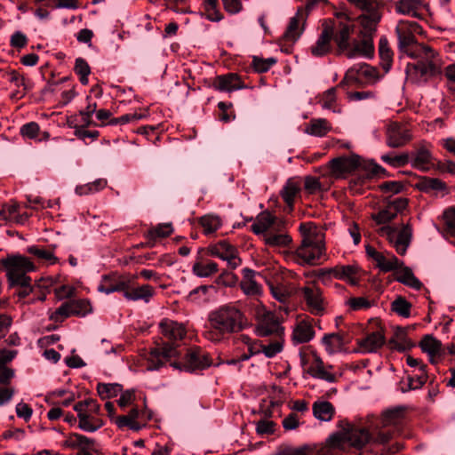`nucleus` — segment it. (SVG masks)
I'll use <instances>...</instances> for the list:
<instances>
[{"label": "nucleus", "instance_id": "nucleus-1", "mask_svg": "<svg viewBox=\"0 0 455 455\" xmlns=\"http://www.w3.org/2000/svg\"><path fill=\"white\" fill-rule=\"evenodd\" d=\"M399 47L414 59L416 63H408L406 73L415 82L426 81L440 72L441 60L435 52L425 44H417L414 35L419 33L420 26L416 21L400 20L396 26Z\"/></svg>", "mask_w": 455, "mask_h": 455}, {"label": "nucleus", "instance_id": "nucleus-2", "mask_svg": "<svg viewBox=\"0 0 455 455\" xmlns=\"http://www.w3.org/2000/svg\"><path fill=\"white\" fill-rule=\"evenodd\" d=\"M348 1L362 10L363 13L352 20L361 39L353 44V49L347 52V58L352 59L356 56L371 58L374 53L373 37L381 19L382 4L378 0Z\"/></svg>", "mask_w": 455, "mask_h": 455}, {"label": "nucleus", "instance_id": "nucleus-3", "mask_svg": "<svg viewBox=\"0 0 455 455\" xmlns=\"http://www.w3.org/2000/svg\"><path fill=\"white\" fill-rule=\"evenodd\" d=\"M301 235L299 246L291 259L300 266H314L322 259H326L325 233L314 222H302L299 227Z\"/></svg>", "mask_w": 455, "mask_h": 455}, {"label": "nucleus", "instance_id": "nucleus-4", "mask_svg": "<svg viewBox=\"0 0 455 455\" xmlns=\"http://www.w3.org/2000/svg\"><path fill=\"white\" fill-rule=\"evenodd\" d=\"M159 328L164 339V346L150 351L147 357L148 371L158 370L166 362L177 356L179 342L184 339L187 333L184 324L171 319L161 321Z\"/></svg>", "mask_w": 455, "mask_h": 455}, {"label": "nucleus", "instance_id": "nucleus-5", "mask_svg": "<svg viewBox=\"0 0 455 455\" xmlns=\"http://www.w3.org/2000/svg\"><path fill=\"white\" fill-rule=\"evenodd\" d=\"M209 324L204 336L216 342L227 334L240 331L244 326V316L235 306L224 305L209 315Z\"/></svg>", "mask_w": 455, "mask_h": 455}, {"label": "nucleus", "instance_id": "nucleus-6", "mask_svg": "<svg viewBox=\"0 0 455 455\" xmlns=\"http://www.w3.org/2000/svg\"><path fill=\"white\" fill-rule=\"evenodd\" d=\"M372 439L366 428L349 425L342 431L332 434L328 438L329 445L332 448L345 450L349 446L356 449L363 448Z\"/></svg>", "mask_w": 455, "mask_h": 455}, {"label": "nucleus", "instance_id": "nucleus-7", "mask_svg": "<svg viewBox=\"0 0 455 455\" xmlns=\"http://www.w3.org/2000/svg\"><path fill=\"white\" fill-rule=\"evenodd\" d=\"M7 271V277L12 285L28 287L31 279L27 273L34 271V263L27 257L12 255L1 260Z\"/></svg>", "mask_w": 455, "mask_h": 455}, {"label": "nucleus", "instance_id": "nucleus-8", "mask_svg": "<svg viewBox=\"0 0 455 455\" xmlns=\"http://www.w3.org/2000/svg\"><path fill=\"white\" fill-rule=\"evenodd\" d=\"M378 234L386 238L399 255H404L411 244L412 228L409 224L401 228L385 225L378 229Z\"/></svg>", "mask_w": 455, "mask_h": 455}, {"label": "nucleus", "instance_id": "nucleus-9", "mask_svg": "<svg viewBox=\"0 0 455 455\" xmlns=\"http://www.w3.org/2000/svg\"><path fill=\"white\" fill-rule=\"evenodd\" d=\"M337 19L338 20L331 25L325 24L324 26L331 27L333 29L332 38L339 51L346 52V55L347 56V52L353 49V46L350 47L349 37L355 25L346 14L340 13L337 16Z\"/></svg>", "mask_w": 455, "mask_h": 455}, {"label": "nucleus", "instance_id": "nucleus-10", "mask_svg": "<svg viewBox=\"0 0 455 455\" xmlns=\"http://www.w3.org/2000/svg\"><path fill=\"white\" fill-rule=\"evenodd\" d=\"M366 253L382 272L395 271L403 265V262L391 252L379 251L370 245L366 246Z\"/></svg>", "mask_w": 455, "mask_h": 455}, {"label": "nucleus", "instance_id": "nucleus-11", "mask_svg": "<svg viewBox=\"0 0 455 455\" xmlns=\"http://www.w3.org/2000/svg\"><path fill=\"white\" fill-rule=\"evenodd\" d=\"M360 165V157L357 155L339 156L330 161L331 173L335 178H343L355 171Z\"/></svg>", "mask_w": 455, "mask_h": 455}, {"label": "nucleus", "instance_id": "nucleus-12", "mask_svg": "<svg viewBox=\"0 0 455 455\" xmlns=\"http://www.w3.org/2000/svg\"><path fill=\"white\" fill-rule=\"evenodd\" d=\"M386 137L387 145L393 148H401L411 140L410 130L398 123L388 124Z\"/></svg>", "mask_w": 455, "mask_h": 455}, {"label": "nucleus", "instance_id": "nucleus-13", "mask_svg": "<svg viewBox=\"0 0 455 455\" xmlns=\"http://www.w3.org/2000/svg\"><path fill=\"white\" fill-rule=\"evenodd\" d=\"M308 310L314 315H322L324 310L322 290L311 283L301 289Z\"/></svg>", "mask_w": 455, "mask_h": 455}, {"label": "nucleus", "instance_id": "nucleus-14", "mask_svg": "<svg viewBox=\"0 0 455 455\" xmlns=\"http://www.w3.org/2000/svg\"><path fill=\"white\" fill-rule=\"evenodd\" d=\"M283 227V222L275 216L269 212H263L257 216L254 223L251 226V230L264 238L267 233Z\"/></svg>", "mask_w": 455, "mask_h": 455}, {"label": "nucleus", "instance_id": "nucleus-15", "mask_svg": "<svg viewBox=\"0 0 455 455\" xmlns=\"http://www.w3.org/2000/svg\"><path fill=\"white\" fill-rule=\"evenodd\" d=\"M212 361L209 354L199 347H196L188 351L185 356L182 370L186 371H194L203 370L209 367Z\"/></svg>", "mask_w": 455, "mask_h": 455}, {"label": "nucleus", "instance_id": "nucleus-16", "mask_svg": "<svg viewBox=\"0 0 455 455\" xmlns=\"http://www.w3.org/2000/svg\"><path fill=\"white\" fill-rule=\"evenodd\" d=\"M210 253L226 260L231 268H236L241 264V259L237 257L236 249L226 241H220L210 247Z\"/></svg>", "mask_w": 455, "mask_h": 455}, {"label": "nucleus", "instance_id": "nucleus-17", "mask_svg": "<svg viewBox=\"0 0 455 455\" xmlns=\"http://www.w3.org/2000/svg\"><path fill=\"white\" fill-rule=\"evenodd\" d=\"M126 288L123 290L124 297L128 300H143L148 302L154 295V288L151 285L144 284L135 286L131 279L124 280Z\"/></svg>", "mask_w": 455, "mask_h": 455}, {"label": "nucleus", "instance_id": "nucleus-18", "mask_svg": "<svg viewBox=\"0 0 455 455\" xmlns=\"http://www.w3.org/2000/svg\"><path fill=\"white\" fill-rule=\"evenodd\" d=\"M283 328L281 326L278 318L272 312L264 313L256 328V334L259 337H266L271 334L281 336Z\"/></svg>", "mask_w": 455, "mask_h": 455}, {"label": "nucleus", "instance_id": "nucleus-19", "mask_svg": "<svg viewBox=\"0 0 455 455\" xmlns=\"http://www.w3.org/2000/svg\"><path fill=\"white\" fill-rule=\"evenodd\" d=\"M419 346L428 355L431 363H437L439 358L444 355L442 342L432 335H426Z\"/></svg>", "mask_w": 455, "mask_h": 455}, {"label": "nucleus", "instance_id": "nucleus-20", "mask_svg": "<svg viewBox=\"0 0 455 455\" xmlns=\"http://www.w3.org/2000/svg\"><path fill=\"white\" fill-rule=\"evenodd\" d=\"M333 277L356 285L360 279V267L356 264L339 265L334 267Z\"/></svg>", "mask_w": 455, "mask_h": 455}, {"label": "nucleus", "instance_id": "nucleus-21", "mask_svg": "<svg viewBox=\"0 0 455 455\" xmlns=\"http://www.w3.org/2000/svg\"><path fill=\"white\" fill-rule=\"evenodd\" d=\"M333 36V29L324 26L323 29L314 45L311 46V53L315 57H322L327 54L331 49V41Z\"/></svg>", "mask_w": 455, "mask_h": 455}, {"label": "nucleus", "instance_id": "nucleus-22", "mask_svg": "<svg viewBox=\"0 0 455 455\" xmlns=\"http://www.w3.org/2000/svg\"><path fill=\"white\" fill-rule=\"evenodd\" d=\"M213 86L219 91L228 92L244 88L243 83L241 81L240 77L234 73L217 76Z\"/></svg>", "mask_w": 455, "mask_h": 455}, {"label": "nucleus", "instance_id": "nucleus-23", "mask_svg": "<svg viewBox=\"0 0 455 455\" xmlns=\"http://www.w3.org/2000/svg\"><path fill=\"white\" fill-rule=\"evenodd\" d=\"M404 422V409L397 407L387 410L381 417V424L384 426L397 429L402 432Z\"/></svg>", "mask_w": 455, "mask_h": 455}, {"label": "nucleus", "instance_id": "nucleus-24", "mask_svg": "<svg viewBox=\"0 0 455 455\" xmlns=\"http://www.w3.org/2000/svg\"><path fill=\"white\" fill-rule=\"evenodd\" d=\"M315 336L312 323L308 319L299 321L293 329L292 339L295 343H306Z\"/></svg>", "mask_w": 455, "mask_h": 455}, {"label": "nucleus", "instance_id": "nucleus-25", "mask_svg": "<svg viewBox=\"0 0 455 455\" xmlns=\"http://www.w3.org/2000/svg\"><path fill=\"white\" fill-rule=\"evenodd\" d=\"M95 443V440L85 435L74 433L67 438L63 443V446L78 449L79 451H96Z\"/></svg>", "mask_w": 455, "mask_h": 455}, {"label": "nucleus", "instance_id": "nucleus-26", "mask_svg": "<svg viewBox=\"0 0 455 455\" xmlns=\"http://www.w3.org/2000/svg\"><path fill=\"white\" fill-rule=\"evenodd\" d=\"M255 271L250 268L243 269V279L240 282L242 291L249 296H256L260 293L261 287L255 280Z\"/></svg>", "mask_w": 455, "mask_h": 455}, {"label": "nucleus", "instance_id": "nucleus-27", "mask_svg": "<svg viewBox=\"0 0 455 455\" xmlns=\"http://www.w3.org/2000/svg\"><path fill=\"white\" fill-rule=\"evenodd\" d=\"M384 336L380 332L376 331L358 339L357 345L361 352L372 353L376 352L384 344Z\"/></svg>", "mask_w": 455, "mask_h": 455}, {"label": "nucleus", "instance_id": "nucleus-28", "mask_svg": "<svg viewBox=\"0 0 455 455\" xmlns=\"http://www.w3.org/2000/svg\"><path fill=\"white\" fill-rule=\"evenodd\" d=\"M301 22H303V13L297 12L295 16L291 18L283 39L291 43L296 42L301 36L304 29L303 26L300 27Z\"/></svg>", "mask_w": 455, "mask_h": 455}, {"label": "nucleus", "instance_id": "nucleus-29", "mask_svg": "<svg viewBox=\"0 0 455 455\" xmlns=\"http://www.w3.org/2000/svg\"><path fill=\"white\" fill-rule=\"evenodd\" d=\"M283 228H279L275 230H272L270 233H267L265 237L262 238L264 243L274 248H284L291 243V237L282 230Z\"/></svg>", "mask_w": 455, "mask_h": 455}, {"label": "nucleus", "instance_id": "nucleus-30", "mask_svg": "<svg viewBox=\"0 0 455 455\" xmlns=\"http://www.w3.org/2000/svg\"><path fill=\"white\" fill-rule=\"evenodd\" d=\"M395 275L397 282L415 290H419L422 286L421 282L414 275L412 270L403 265L395 270Z\"/></svg>", "mask_w": 455, "mask_h": 455}, {"label": "nucleus", "instance_id": "nucleus-31", "mask_svg": "<svg viewBox=\"0 0 455 455\" xmlns=\"http://www.w3.org/2000/svg\"><path fill=\"white\" fill-rule=\"evenodd\" d=\"M432 159L433 157L430 150L425 146H422L413 154L411 164L419 170L427 171L433 164Z\"/></svg>", "mask_w": 455, "mask_h": 455}, {"label": "nucleus", "instance_id": "nucleus-32", "mask_svg": "<svg viewBox=\"0 0 455 455\" xmlns=\"http://www.w3.org/2000/svg\"><path fill=\"white\" fill-rule=\"evenodd\" d=\"M331 129V124L324 118H313L306 126L305 132L311 136L323 137Z\"/></svg>", "mask_w": 455, "mask_h": 455}, {"label": "nucleus", "instance_id": "nucleus-33", "mask_svg": "<svg viewBox=\"0 0 455 455\" xmlns=\"http://www.w3.org/2000/svg\"><path fill=\"white\" fill-rule=\"evenodd\" d=\"M322 342L326 352L330 355L340 352L346 343L343 335L340 333L325 334L323 337Z\"/></svg>", "mask_w": 455, "mask_h": 455}, {"label": "nucleus", "instance_id": "nucleus-34", "mask_svg": "<svg viewBox=\"0 0 455 455\" xmlns=\"http://www.w3.org/2000/svg\"><path fill=\"white\" fill-rule=\"evenodd\" d=\"M400 435H402V432H400L398 428L395 429L381 424L380 427L375 430L371 437L374 443L386 444Z\"/></svg>", "mask_w": 455, "mask_h": 455}, {"label": "nucleus", "instance_id": "nucleus-35", "mask_svg": "<svg viewBox=\"0 0 455 455\" xmlns=\"http://www.w3.org/2000/svg\"><path fill=\"white\" fill-rule=\"evenodd\" d=\"M419 188L426 193H435L436 195L441 194L442 196L447 194L446 184L439 179L426 178L423 179Z\"/></svg>", "mask_w": 455, "mask_h": 455}, {"label": "nucleus", "instance_id": "nucleus-36", "mask_svg": "<svg viewBox=\"0 0 455 455\" xmlns=\"http://www.w3.org/2000/svg\"><path fill=\"white\" fill-rule=\"evenodd\" d=\"M335 410L333 405L327 401L315 402L313 404V414L314 416L322 421L331 420L334 415Z\"/></svg>", "mask_w": 455, "mask_h": 455}, {"label": "nucleus", "instance_id": "nucleus-37", "mask_svg": "<svg viewBox=\"0 0 455 455\" xmlns=\"http://www.w3.org/2000/svg\"><path fill=\"white\" fill-rule=\"evenodd\" d=\"M272 296L281 303H286L292 295V289L284 283H268Z\"/></svg>", "mask_w": 455, "mask_h": 455}, {"label": "nucleus", "instance_id": "nucleus-38", "mask_svg": "<svg viewBox=\"0 0 455 455\" xmlns=\"http://www.w3.org/2000/svg\"><path fill=\"white\" fill-rule=\"evenodd\" d=\"M423 4V0H399L395 9L397 12L419 18V8Z\"/></svg>", "mask_w": 455, "mask_h": 455}, {"label": "nucleus", "instance_id": "nucleus-39", "mask_svg": "<svg viewBox=\"0 0 455 455\" xmlns=\"http://www.w3.org/2000/svg\"><path fill=\"white\" fill-rule=\"evenodd\" d=\"M308 372L312 377L323 379L328 382H333L335 380L334 375L325 370L322 359L318 356L315 357V361L309 367Z\"/></svg>", "mask_w": 455, "mask_h": 455}, {"label": "nucleus", "instance_id": "nucleus-40", "mask_svg": "<svg viewBox=\"0 0 455 455\" xmlns=\"http://www.w3.org/2000/svg\"><path fill=\"white\" fill-rule=\"evenodd\" d=\"M125 278L112 279L105 276L98 287V291L106 294H110L115 291H122L126 288Z\"/></svg>", "mask_w": 455, "mask_h": 455}, {"label": "nucleus", "instance_id": "nucleus-41", "mask_svg": "<svg viewBox=\"0 0 455 455\" xmlns=\"http://www.w3.org/2000/svg\"><path fill=\"white\" fill-rule=\"evenodd\" d=\"M375 75L376 70L371 66L363 63L351 68L346 75V79H360L362 77L371 79L375 77Z\"/></svg>", "mask_w": 455, "mask_h": 455}, {"label": "nucleus", "instance_id": "nucleus-42", "mask_svg": "<svg viewBox=\"0 0 455 455\" xmlns=\"http://www.w3.org/2000/svg\"><path fill=\"white\" fill-rule=\"evenodd\" d=\"M138 417L139 411L136 408H133L127 415L117 417L115 422L119 428L127 427L132 430L138 431L140 429V425L136 420Z\"/></svg>", "mask_w": 455, "mask_h": 455}, {"label": "nucleus", "instance_id": "nucleus-43", "mask_svg": "<svg viewBox=\"0 0 455 455\" xmlns=\"http://www.w3.org/2000/svg\"><path fill=\"white\" fill-rule=\"evenodd\" d=\"M103 425L104 421L98 415L87 413L79 421L78 427L83 431L92 433L100 429Z\"/></svg>", "mask_w": 455, "mask_h": 455}, {"label": "nucleus", "instance_id": "nucleus-44", "mask_svg": "<svg viewBox=\"0 0 455 455\" xmlns=\"http://www.w3.org/2000/svg\"><path fill=\"white\" fill-rule=\"evenodd\" d=\"M192 272L198 277H209L218 272V264L214 261H198L193 265Z\"/></svg>", "mask_w": 455, "mask_h": 455}, {"label": "nucleus", "instance_id": "nucleus-45", "mask_svg": "<svg viewBox=\"0 0 455 455\" xmlns=\"http://www.w3.org/2000/svg\"><path fill=\"white\" fill-rule=\"evenodd\" d=\"M300 190L298 183L289 180L281 191V196L286 204L292 209L296 196Z\"/></svg>", "mask_w": 455, "mask_h": 455}, {"label": "nucleus", "instance_id": "nucleus-46", "mask_svg": "<svg viewBox=\"0 0 455 455\" xmlns=\"http://www.w3.org/2000/svg\"><path fill=\"white\" fill-rule=\"evenodd\" d=\"M108 182L105 179H98L85 185L77 186L76 193L79 196H86L99 192L106 188Z\"/></svg>", "mask_w": 455, "mask_h": 455}, {"label": "nucleus", "instance_id": "nucleus-47", "mask_svg": "<svg viewBox=\"0 0 455 455\" xmlns=\"http://www.w3.org/2000/svg\"><path fill=\"white\" fill-rule=\"evenodd\" d=\"M200 224L204 228V232L209 235L217 231L221 227L222 222L219 216L207 214L200 219Z\"/></svg>", "mask_w": 455, "mask_h": 455}, {"label": "nucleus", "instance_id": "nucleus-48", "mask_svg": "<svg viewBox=\"0 0 455 455\" xmlns=\"http://www.w3.org/2000/svg\"><path fill=\"white\" fill-rule=\"evenodd\" d=\"M86 100L89 101L84 109H81L78 113L80 123L83 127H88L93 124L92 115L96 114L97 103L91 102V98L88 96Z\"/></svg>", "mask_w": 455, "mask_h": 455}, {"label": "nucleus", "instance_id": "nucleus-49", "mask_svg": "<svg viewBox=\"0 0 455 455\" xmlns=\"http://www.w3.org/2000/svg\"><path fill=\"white\" fill-rule=\"evenodd\" d=\"M97 392L102 399L111 398L122 392V386L116 383H99Z\"/></svg>", "mask_w": 455, "mask_h": 455}, {"label": "nucleus", "instance_id": "nucleus-50", "mask_svg": "<svg viewBox=\"0 0 455 455\" xmlns=\"http://www.w3.org/2000/svg\"><path fill=\"white\" fill-rule=\"evenodd\" d=\"M419 373L414 377L408 378V388L403 389V392H405L409 389H418L420 388L427 381V375L426 372V365L422 364L419 366Z\"/></svg>", "mask_w": 455, "mask_h": 455}, {"label": "nucleus", "instance_id": "nucleus-51", "mask_svg": "<svg viewBox=\"0 0 455 455\" xmlns=\"http://www.w3.org/2000/svg\"><path fill=\"white\" fill-rule=\"evenodd\" d=\"M411 305L404 298L398 297L392 302V310L403 317H409Z\"/></svg>", "mask_w": 455, "mask_h": 455}, {"label": "nucleus", "instance_id": "nucleus-52", "mask_svg": "<svg viewBox=\"0 0 455 455\" xmlns=\"http://www.w3.org/2000/svg\"><path fill=\"white\" fill-rule=\"evenodd\" d=\"M283 348V340L281 339L280 336L275 341H272L267 345L262 344V353L267 358H273L277 354L282 352Z\"/></svg>", "mask_w": 455, "mask_h": 455}, {"label": "nucleus", "instance_id": "nucleus-53", "mask_svg": "<svg viewBox=\"0 0 455 455\" xmlns=\"http://www.w3.org/2000/svg\"><path fill=\"white\" fill-rule=\"evenodd\" d=\"M380 158L384 163L391 165L392 167L404 166L409 163V156L407 154H402L398 156L386 154L382 155Z\"/></svg>", "mask_w": 455, "mask_h": 455}, {"label": "nucleus", "instance_id": "nucleus-54", "mask_svg": "<svg viewBox=\"0 0 455 455\" xmlns=\"http://www.w3.org/2000/svg\"><path fill=\"white\" fill-rule=\"evenodd\" d=\"M28 251L39 259L49 261L51 263H54L56 261L54 254L51 251L45 250L42 247L30 246L28 248Z\"/></svg>", "mask_w": 455, "mask_h": 455}, {"label": "nucleus", "instance_id": "nucleus-55", "mask_svg": "<svg viewBox=\"0 0 455 455\" xmlns=\"http://www.w3.org/2000/svg\"><path fill=\"white\" fill-rule=\"evenodd\" d=\"M395 210L393 209L390 205H387L386 208L379 211L376 215L373 216V220L378 224H385L396 217Z\"/></svg>", "mask_w": 455, "mask_h": 455}, {"label": "nucleus", "instance_id": "nucleus-56", "mask_svg": "<svg viewBox=\"0 0 455 455\" xmlns=\"http://www.w3.org/2000/svg\"><path fill=\"white\" fill-rule=\"evenodd\" d=\"M173 229L171 224H160L156 228L151 229L148 233L149 239H156L157 237H166L172 233Z\"/></svg>", "mask_w": 455, "mask_h": 455}, {"label": "nucleus", "instance_id": "nucleus-57", "mask_svg": "<svg viewBox=\"0 0 455 455\" xmlns=\"http://www.w3.org/2000/svg\"><path fill=\"white\" fill-rule=\"evenodd\" d=\"M275 62L276 60L274 58L261 59L254 57L252 60L253 68L259 73L267 72Z\"/></svg>", "mask_w": 455, "mask_h": 455}, {"label": "nucleus", "instance_id": "nucleus-58", "mask_svg": "<svg viewBox=\"0 0 455 455\" xmlns=\"http://www.w3.org/2000/svg\"><path fill=\"white\" fill-rule=\"evenodd\" d=\"M73 312H76L73 310L71 307L70 301L63 303L60 307H58L50 316V318L53 321H59L60 319H64L68 317L69 315H74Z\"/></svg>", "mask_w": 455, "mask_h": 455}, {"label": "nucleus", "instance_id": "nucleus-59", "mask_svg": "<svg viewBox=\"0 0 455 455\" xmlns=\"http://www.w3.org/2000/svg\"><path fill=\"white\" fill-rule=\"evenodd\" d=\"M40 127L36 122H29L20 127V132L27 139H36L38 136Z\"/></svg>", "mask_w": 455, "mask_h": 455}, {"label": "nucleus", "instance_id": "nucleus-60", "mask_svg": "<svg viewBox=\"0 0 455 455\" xmlns=\"http://www.w3.org/2000/svg\"><path fill=\"white\" fill-rule=\"evenodd\" d=\"M70 304L73 310L77 311L73 312L76 315H85L92 311L91 304L86 299L73 300L70 301Z\"/></svg>", "mask_w": 455, "mask_h": 455}, {"label": "nucleus", "instance_id": "nucleus-61", "mask_svg": "<svg viewBox=\"0 0 455 455\" xmlns=\"http://www.w3.org/2000/svg\"><path fill=\"white\" fill-rule=\"evenodd\" d=\"M380 190L388 195L400 193L403 188V184L399 181H386L379 185Z\"/></svg>", "mask_w": 455, "mask_h": 455}, {"label": "nucleus", "instance_id": "nucleus-62", "mask_svg": "<svg viewBox=\"0 0 455 455\" xmlns=\"http://www.w3.org/2000/svg\"><path fill=\"white\" fill-rule=\"evenodd\" d=\"M275 427L272 420H259L256 423V432L259 435H270L275 432Z\"/></svg>", "mask_w": 455, "mask_h": 455}, {"label": "nucleus", "instance_id": "nucleus-63", "mask_svg": "<svg viewBox=\"0 0 455 455\" xmlns=\"http://www.w3.org/2000/svg\"><path fill=\"white\" fill-rule=\"evenodd\" d=\"M443 220L447 230L452 235H455V209H449L443 213Z\"/></svg>", "mask_w": 455, "mask_h": 455}, {"label": "nucleus", "instance_id": "nucleus-64", "mask_svg": "<svg viewBox=\"0 0 455 455\" xmlns=\"http://www.w3.org/2000/svg\"><path fill=\"white\" fill-rule=\"evenodd\" d=\"M445 76L448 79V88L455 95V62L446 68Z\"/></svg>", "mask_w": 455, "mask_h": 455}]
</instances>
